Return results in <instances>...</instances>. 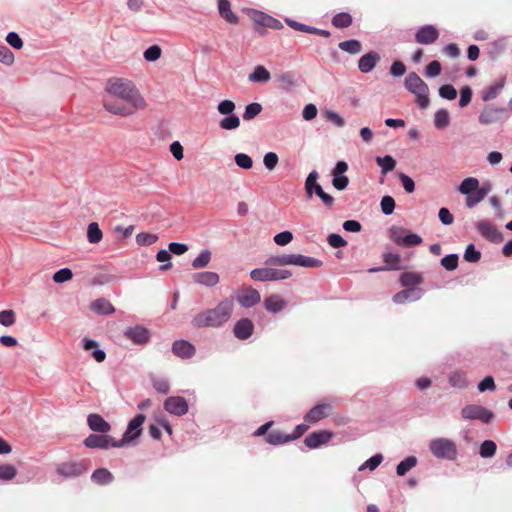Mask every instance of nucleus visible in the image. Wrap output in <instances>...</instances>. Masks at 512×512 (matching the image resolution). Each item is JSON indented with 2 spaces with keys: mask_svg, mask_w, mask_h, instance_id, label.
Instances as JSON below:
<instances>
[{
  "mask_svg": "<svg viewBox=\"0 0 512 512\" xmlns=\"http://www.w3.org/2000/svg\"><path fill=\"white\" fill-rule=\"evenodd\" d=\"M261 300L260 293L253 288L244 290L238 296V302L242 307L250 308L258 304Z\"/></svg>",
  "mask_w": 512,
  "mask_h": 512,
  "instance_id": "obj_22",
  "label": "nucleus"
},
{
  "mask_svg": "<svg viewBox=\"0 0 512 512\" xmlns=\"http://www.w3.org/2000/svg\"><path fill=\"white\" fill-rule=\"evenodd\" d=\"M439 36L438 30L433 25H425L418 29L415 39L419 44H432Z\"/></svg>",
  "mask_w": 512,
  "mask_h": 512,
  "instance_id": "obj_18",
  "label": "nucleus"
},
{
  "mask_svg": "<svg viewBox=\"0 0 512 512\" xmlns=\"http://www.w3.org/2000/svg\"><path fill=\"white\" fill-rule=\"evenodd\" d=\"M158 237L155 234L150 233H139L136 236V242L141 246H149L157 241Z\"/></svg>",
  "mask_w": 512,
  "mask_h": 512,
  "instance_id": "obj_57",
  "label": "nucleus"
},
{
  "mask_svg": "<svg viewBox=\"0 0 512 512\" xmlns=\"http://www.w3.org/2000/svg\"><path fill=\"white\" fill-rule=\"evenodd\" d=\"M339 48L342 51H345L349 54L355 55V54H358L361 52L362 45H361L360 41H358L356 39H351V40L340 42Z\"/></svg>",
  "mask_w": 512,
  "mask_h": 512,
  "instance_id": "obj_42",
  "label": "nucleus"
},
{
  "mask_svg": "<svg viewBox=\"0 0 512 512\" xmlns=\"http://www.w3.org/2000/svg\"><path fill=\"white\" fill-rule=\"evenodd\" d=\"M450 123V115L448 110L439 109L435 112L434 115V125L438 129L446 128Z\"/></svg>",
  "mask_w": 512,
  "mask_h": 512,
  "instance_id": "obj_40",
  "label": "nucleus"
},
{
  "mask_svg": "<svg viewBox=\"0 0 512 512\" xmlns=\"http://www.w3.org/2000/svg\"><path fill=\"white\" fill-rule=\"evenodd\" d=\"M211 260V252L208 249L202 250L200 254L192 261L194 269L205 268Z\"/></svg>",
  "mask_w": 512,
  "mask_h": 512,
  "instance_id": "obj_46",
  "label": "nucleus"
},
{
  "mask_svg": "<svg viewBox=\"0 0 512 512\" xmlns=\"http://www.w3.org/2000/svg\"><path fill=\"white\" fill-rule=\"evenodd\" d=\"M248 79L253 83H266L271 79V74L264 66L258 65L249 74Z\"/></svg>",
  "mask_w": 512,
  "mask_h": 512,
  "instance_id": "obj_34",
  "label": "nucleus"
},
{
  "mask_svg": "<svg viewBox=\"0 0 512 512\" xmlns=\"http://www.w3.org/2000/svg\"><path fill=\"white\" fill-rule=\"evenodd\" d=\"M102 103L108 113L120 117L133 116L147 106L135 83L121 77H112L107 80Z\"/></svg>",
  "mask_w": 512,
  "mask_h": 512,
  "instance_id": "obj_1",
  "label": "nucleus"
},
{
  "mask_svg": "<svg viewBox=\"0 0 512 512\" xmlns=\"http://www.w3.org/2000/svg\"><path fill=\"white\" fill-rule=\"evenodd\" d=\"M254 330V325L250 319L243 318L239 320L234 326V335L240 340L248 339Z\"/></svg>",
  "mask_w": 512,
  "mask_h": 512,
  "instance_id": "obj_21",
  "label": "nucleus"
},
{
  "mask_svg": "<svg viewBox=\"0 0 512 512\" xmlns=\"http://www.w3.org/2000/svg\"><path fill=\"white\" fill-rule=\"evenodd\" d=\"M504 111L503 108L486 107L479 115V122L482 125H490L500 119V114Z\"/></svg>",
  "mask_w": 512,
  "mask_h": 512,
  "instance_id": "obj_30",
  "label": "nucleus"
},
{
  "mask_svg": "<svg viewBox=\"0 0 512 512\" xmlns=\"http://www.w3.org/2000/svg\"><path fill=\"white\" fill-rule=\"evenodd\" d=\"M405 87L416 96V102L420 108L426 109L429 106V88L418 74L410 73L405 79Z\"/></svg>",
  "mask_w": 512,
  "mask_h": 512,
  "instance_id": "obj_4",
  "label": "nucleus"
},
{
  "mask_svg": "<svg viewBox=\"0 0 512 512\" xmlns=\"http://www.w3.org/2000/svg\"><path fill=\"white\" fill-rule=\"evenodd\" d=\"M273 240L277 245L285 246L293 240V234L290 231H283L276 234Z\"/></svg>",
  "mask_w": 512,
  "mask_h": 512,
  "instance_id": "obj_63",
  "label": "nucleus"
},
{
  "mask_svg": "<svg viewBox=\"0 0 512 512\" xmlns=\"http://www.w3.org/2000/svg\"><path fill=\"white\" fill-rule=\"evenodd\" d=\"M87 423L91 430L99 433L110 431V424L99 414H90L87 417Z\"/></svg>",
  "mask_w": 512,
  "mask_h": 512,
  "instance_id": "obj_24",
  "label": "nucleus"
},
{
  "mask_svg": "<svg viewBox=\"0 0 512 512\" xmlns=\"http://www.w3.org/2000/svg\"><path fill=\"white\" fill-rule=\"evenodd\" d=\"M164 409L175 416H183L188 412V403L181 396H170L164 401Z\"/></svg>",
  "mask_w": 512,
  "mask_h": 512,
  "instance_id": "obj_13",
  "label": "nucleus"
},
{
  "mask_svg": "<svg viewBox=\"0 0 512 512\" xmlns=\"http://www.w3.org/2000/svg\"><path fill=\"white\" fill-rule=\"evenodd\" d=\"M72 277H73L72 271L68 268H63V269L58 270L53 275V280L56 283H63V282L71 280Z\"/></svg>",
  "mask_w": 512,
  "mask_h": 512,
  "instance_id": "obj_62",
  "label": "nucleus"
},
{
  "mask_svg": "<svg viewBox=\"0 0 512 512\" xmlns=\"http://www.w3.org/2000/svg\"><path fill=\"white\" fill-rule=\"evenodd\" d=\"M17 474L16 468L11 464L0 465V480L10 481L15 478Z\"/></svg>",
  "mask_w": 512,
  "mask_h": 512,
  "instance_id": "obj_52",
  "label": "nucleus"
},
{
  "mask_svg": "<svg viewBox=\"0 0 512 512\" xmlns=\"http://www.w3.org/2000/svg\"><path fill=\"white\" fill-rule=\"evenodd\" d=\"M333 437V433L327 430H320L309 434L305 440V445L310 449L318 448L319 446L326 444Z\"/></svg>",
  "mask_w": 512,
  "mask_h": 512,
  "instance_id": "obj_17",
  "label": "nucleus"
},
{
  "mask_svg": "<svg viewBox=\"0 0 512 512\" xmlns=\"http://www.w3.org/2000/svg\"><path fill=\"white\" fill-rule=\"evenodd\" d=\"M173 353L181 358H190L195 354V347L186 340H177L172 345Z\"/></svg>",
  "mask_w": 512,
  "mask_h": 512,
  "instance_id": "obj_23",
  "label": "nucleus"
},
{
  "mask_svg": "<svg viewBox=\"0 0 512 512\" xmlns=\"http://www.w3.org/2000/svg\"><path fill=\"white\" fill-rule=\"evenodd\" d=\"M441 265L448 271H453L458 266L457 254H449L441 259Z\"/></svg>",
  "mask_w": 512,
  "mask_h": 512,
  "instance_id": "obj_58",
  "label": "nucleus"
},
{
  "mask_svg": "<svg viewBox=\"0 0 512 512\" xmlns=\"http://www.w3.org/2000/svg\"><path fill=\"white\" fill-rule=\"evenodd\" d=\"M505 82H506L505 77H500L493 84L486 87L482 91L483 101L487 102V101L495 99L500 94L502 89L504 88Z\"/></svg>",
  "mask_w": 512,
  "mask_h": 512,
  "instance_id": "obj_25",
  "label": "nucleus"
},
{
  "mask_svg": "<svg viewBox=\"0 0 512 512\" xmlns=\"http://www.w3.org/2000/svg\"><path fill=\"white\" fill-rule=\"evenodd\" d=\"M379 59L380 57L376 52H369L359 59L358 68L363 73H369L375 68Z\"/></svg>",
  "mask_w": 512,
  "mask_h": 512,
  "instance_id": "obj_28",
  "label": "nucleus"
},
{
  "mask_svg": "<svg viewBox=\"0 0 512 512\" xmlns=\"http://www.w3.org/2000/svg\"><path fill=\"white\" fill-rule=\"evenodd\" d=\"M91 309L94 312H96L98 314H102V315H109V314L114 313V311H115L112 304L108 300L103 299V298L93 301L91 304Z\"/></svg>",
  "mask_w": 512,
  "mask_h": 512,
  "instance_id": "obj_35",
  "label": "nucleus"
},
{
  "mask_svg": "<svg viewBox=\"0 0 512 512\" xmlns=\"http://www.w3.org/2000/svg\"><path fill=\"white\" fill-rule=\"evenodd\" d=\"M449 383L451 386L464 389L468 386V380L466 378V374L461 371H454L449 375Z\"/></svg>",
  "mask_w": 512,
  "mask_h": 512,
  "instance_id": "obj_38",
  "label": "nucleus"
},
{
  "mask_svg": "<svg viewBox=\"0 0 512 512\" xmlns=\"http://www.w3.org/2000/svg\"><path fill=\"white\" fill-rule=\"evenodd\" d=\"M279 158L275 152H268L263 157V164L265 168L269 171H272L278 165Z\"/></svg>",
  "mask_w": 512,
  "mask_h": 512,
  "instance_id": "obj_56",
  "label": "nucleus"
},
{
  "mask_svg": "<svg viewBox=\"0 0 512 512\" xmlns=\"http://www.w3.org/2000/svg\"><path fill=\"white\" fill-rule=\"evenodd\" d=\"M422 296V290L418 288H408L405 290H402L394 295L393 301L396 304H404L408 300L416 301L420 299Z\"/></svg>",
  "mask_w": 512,
  "mask_h": 512,
  "instance_id": "obj_26",
  "label": "nucleus"
},
{
  "mask_svg": "<svg viewBox=\"0 0 512 512\" xmlns=\"http://www.w3.org/2000/svg\"><path fill=\"white\" fill-rule=\"evenodd\" d=\"M321 261L301 254H289V265L300 267H320Z\"/></svg>",
  "mask_w": 512,
  "mask_h": 512,
  "instance_id": "obj_27",
  "label": "nucleus"
},
{
  "mask_svg": "<svg viewBox=\"0 0 512 512\" xmlns=\"http://www.w3.org/2000/svg\"><path fill=\"white\" fill-rule=\"evenodd\" d=\"M264 306L271 313H278L286 307V301L279 295H271L264 301Z\"/></svg>",
  "mask_w": 512,
  "mask_h": 512,
  "instance_id": "obj_32",
  "label": "nucleus"
},
{
  "mask_svg": "<svg viewBox=\"0 0 512 512\" xmlns=\"http://www.w3.org/2000/svg\"><path fill=\"white\" fill-rule=\"evenodd\" d=\"M91 478L94 482L103 485L112 482L113 475L109 470L105 468H99L93 472Z\"/></svg>",
  "mask_w": 512,
  "mask_h": 512,
  "instance_id": "obj_39",
  "label": "nucleus"
},
{
  "mask_svg": "<svg viewBox=\"0 0 512 512\" xmlns=\"http://www.w3.org/2000/svg\"><path fill=\"white\" fill-rule=\"evenodd\" d=\"M236 105L232 100H222L217 105L219 114L225 117L219 121V127L223 130H235L240 127V118L234 113Z\"/></svg>",
  "mask_w": 512,
  "mask_h": 512,
  "instance_id": "obj_5",
  "label": "nucleus"
},
{
  "mask_svg": "<svg viewBox=\"0 0 512 512\" xmlns=\"http://www.w3.org/2000/svg\"><path fill=\"white\" fill-rule=\"evenodd\" d=\"M234 304L230 299H224L215 308L205 309L196 314L191 324L195 328H217L229 321Z\"/></svg>",
  "mask_w": 512,
  "mask_h": 512,
  "instance_id": "obj_2",
  "label": "nucleus"
},
{
  "mask_svg": "<svg viewBox=\"0 0 512 512\" xmlns=\"http://www.w3.org/2000/svg\"><path fill=\"white\" fill-rule=\"evenodd\" d=\"M255 21L262 26L270 27L273 29L282 28V24L279 20H277L263 12H258L256 14Z\"/></svg>",
  "mask_w": 512,
  "mask_h": 512,
  "instance_id": "obj_37",
  "label": "nucleus"
},
{
  "mask_svg": "<svg viewBox=\"0 0 512 512\" xmlns=\"http://www.w3.org/2000/svg\"><path fill=\"white\" fill-rule=\"evenodd\" d=\"M262 111V105L260 103L254 102L250 103L245 107L243 113V119L245 121H251L256 116H258Z\"/></svg>",
  "mask_w": 512,
  "mask_h": 512,
  "instance_id": "obj_47",
  "label": "nucleus"
},
{
  "mask_svg": "<svg viewBox=\"0 0 512 512\" xmlns=\"http://www.w3.org/2000/svg\"><path fill=\"white\" fill-rule=\"evenodd\" d=\"M385 263L388 265L387 267L382 268H372L369 272H377L382 270H397L400 268V256L396 253H386L383 256Z\"/></svg>",
  "mask_w": 512,
  "mask_h": 512,
  "instance_id": "obj_36",
  "label": "nucleus"
},
{
  "mask_svg": "<svg viewBox=\"0 0 512 512\" xmlns=\"http://www.w3.org/2000/svg\"><path fill=\"white\" fill-rule=\"evenodd\" d=\"M265 265H269L272 267L289 265V254L271 256L265 261Z\"/></svg>",
  "mask_w": 512,
  "mask_h": 512,
  "instance_id": "obj_55",
  "label": "nucleus"
},
{
  "mask_svg": "<svg viewBox=\"0 0 512 512\" xmlns=\"http://www.w3.org/2000/svg\"><path fill=\"white\" fill-rule=\"evenodd\" d=\"M497 446L492 440H485L480 446L479 454L482 458L493 457L496 453Z\"/></svg>",
  "mask_w": 512,
  "mask_h": 512,
  "instance_id": "obj_48",
  "label": "nucleus"
},
{
  "mask_svg": "<svg viewBox=\"0 0 512 512\" xmlns=\"http://www.w3.org/2000/svg\"><path fill=\"white\" fill-rule=\"evenodd\" d=\"M290 276L291 272L289 270L276 269L269 265L250 271L251 279L260 282L285 280Z\"/></svg>",
  "mask_w": 512,
  "mask_h": 512,
  "instance_id": "obj_7",
  "label": "nucleus"
},
{
  "mask_svg": "<svg viewBox=\"0 0 512 512\" xmlns=\"http://www.w3.org/2000/svg\"><path fill=\"white\" fill-rule=\"evenodd\" d=\"M431 453L439 459L455 460L457 457V446L451 439L439 437L432 439L429 443Z\"/></svg>",
  "mask_w": 512,
  "mask_h": 512,
  "instance_id": "obj_6",
  "label": "nucleus"
},
{
  "mask_svg": "<svg viewBox=\"0 0 512 512\" xmlns=\"http://www.w3.org/2000/svg\"><path fill=\"white\" fill-rule=\"evenodd\" d=\"M162 55V49L159 45H152L147 48L144 53V59L148 62L157 61Z\"/></svg>",
  "mask_w": 512,
  "mask_h": 512,
  "instance_id": "obj_51",
  "label": "nucleus"
},
{
  "mask_svg": "<svg viewBox=\"0 0 512 512\" xmlns=\"http://www.w3.org/2000/svg\"><path fill=\"white\" fill-rule=\"evenodd\" d=\"M348 170V165L344 161L337 162L333 172V180L332 184L337 190H344L348 184L349 179L347 176L344 175V173Z\"/></svg>",
  "mask_w": 512,
  "mask_h": 512,
  "instance_id": "obj_16",
  "label": "nucleus"
},
{
  "mask_svg": "<svg viewBox=\"0 0 512 512\" xmlns=\"http://www.w3.org/2000/svg\"><path fill=\"white\" fill-rule=\"evenodd\" d=\"M383 456L381 454H376L366 460L360 467L359 470L362 471L364 469H369L371 471L375 470L382 462Z\"/></svg>",
  "mask_w": 512,
  "mask_h": 512,
  "instance_id": "obj_54",
  "label": "nucleus"
},
{
  "mask_svg": "<svg viewBox=\"0 0 512 512\" xmlns=\"http://www.w3.org/2000/svg\"><path fill=\"white\" fill-rule=\"evenodd\" d=\"M481 258L480 251L473 244H469L464 252V259L468 262H477Z\"/></svg>",
  "mask_w": 512,
  "mask_h": 512,
  "instance_id": "obj_60",
  "label": "nucleus"
},
{
  "mask_svg": "<svg viewBox=\"0 0 512 512\" xmlns=\"http://www.w3.org/2000/svg\"><path fill=\"white\" fill-rule=\"evenodd\" d=\"M376 163L380 166L382 174H386L396 167V161L392 156L376 157Z\"/></svg>",
  "mask_w": 512,
  "mask_h": 512,
  "instance_id": "obj_43",
  "label": "nucleus"
},
{
  "mask_svg": "<svg viewBox=\"0 0 512 512\" xmlns=\"http://www.w3.org/2000/svg\"><path fill=\"white\" fill-rule=\"evenodd\" d=\"M332 411V406L330 404H318L311 408L304 419L308 423H316L325 417H327Z\"/></svg>",
  "mask_w": 512,
  "mask_h": 512,
  "instance_id": "obj_19",
  "label": "nucleus"
},
{
  "mask_svg": "<svg viewBox=\"0 0 512 512\" xmlns=\"http://www.w3.org/2000/svg\"><path fill=\"white\" fill-rule=\"evenodd\" d=\"M352 23V17L350 14L342 12L336 14L332 19V24L337 28H346Z\"/></svg>",
  "mask_w": 512,
  "mask_h": 512,
  "instance_id": "obj_49",
  "label": "nucleus"
},
{
  "mask_svg": "<svg viewBox=\"0 0 512 512\" xmlns=\"http://www.w3.org/2000/svg\"><path fill=\"white\" fill-rule=\"evenodd\" d=\"M458 191L466 196L465 205L468 208H473L490 193L491 185L485 184L480 187V182L477 178L468 177L461 182Z\"/></svg>",
  "mask_w": 512,
  "mask_h": 512,
  "instance_id": "obj_3",
  "label": "nucleus"
},
{
  "mask_svg": "<svg viewBox=\"0 0 512 512\" xmlns=\"http://www.w3.org/2000/svg\"><path fill=\"white\" fill-rule=\"evenodd\" d=\"M318 177L317 171H311L305 181V190L308 196L311 197L315 193L326 206L331 207L334 199L331 195L325 193L321 185L317 183Z\"/></svg>",
  "mask_w": 512,
  "mask_h": 512,
  "instance_id": "obj_9",
  "label": "nucleus"
},
{
  "mask_svg": "<svg viewBox=\"0 0 512 512\" xmlns=\"http://www.w3.org/2000/svg\"><path fill=\"white\" fill-rule=\"evenodd\" d=\"M15 323V313L12 310H3L0 312V324L10 327Z\"/></svg>",
  "mask_w": 512,
  "mask_h": 512,
  "instance_id": "obj_64",
  "label": "nucleus"
},
{
  "mask_svg": "<svg viewBox=\"0 0 512 512\" xmlns=\"http://www.w3.org/2000/svg\"><path fill=\"white\" fill-rule=\"evenodd\" d=\"M460 414L464 420H479L484 424H489L494 419V413L491 410L478 404L465 405Z\"/></svg>",
  "mask_w": 512,
  "mask_h": 512,
  "instance_id": "obj_8",
  "label": "nucleus"
},
{
  "mask_svg": "<svg viewBox=\"0 0 512 512\" xmlns=\"http://www.w3.org/2000/svg\"><path fill=\"white\" fill-rule=\"evenodd\" d=\"M380 206L385 215H390L395 209V201L391 196H384L381 199Z\"/></svg>",
  "mask_w": 512,
  "mask_h": 512,
  "instance_id": "obj_59",
  "label": "nucleus"
},
{
  "mask_svg": "<svg viewBox=\"0 0 512 512\" xmlns=\"http://www.w3.org/2000/svg\"><path fill=\"white\" fill-rule=\"evenodd\" d=\"M84 471V466L76 462L63 463L57 467V473L64 477H75Z\"/></svg>",
  "mask_w": 512,
  "mask_h": 512,
  "instance_id": "obj_29",
  "label": "nucleus"
},
{
  "mask_svg": "<svg viewBox=\"0 0 512 512\" xmlns=\"http://www.w3.org/2000/svg\"><path fill=\"white\" fill-rule=\"evenodd\" d=\"M124 336L137 345H144L150 340V331L141 325L128 327L124 331Z\"/></svg>",
  "mask_w": 512,
  "mask_h": 512,
  "instance_id": "obj_14",
  "label": "nucleus"
},
{
  "mask_svg": "<svg viewBox=\"0 0 512 512\" xmlns=\"http://www.w3.org/2000/svg\"><path fill=\"white\" fill-rule=\"evenodd\" d=\"M476 229L484 238L491 242L498 243L503 239L501 232H499L495 225L488 220L478 221Z\"/></svg>",
  "mask_w": 512,
  "mask_h": 512,
  "instance_id": "obj_15",
  "label": "nucleus"
},
{
  "mask_svg": "<svg viewBox=\"0 0 512 512\" xmlns=\"http://www.w3.org/2000/svg\"><path fill=\"white\" fill-rule=\"evenodd\" d=\"M421 281L422 278L420 275L411 272L403 273L400 277V282L404 287L414 286L416 284H419Z\"/></svg>",
  "mask_w": 512,
  "mask_h": 512,
  "instance_id": "obj_50",
  "label": "nucleus"
},
{
  "mask_svg": "<svg viewBox=\"0 0 512 512\" xmlns=\"http://www.w3.org/2000/svg\"><path fill=\"white\" fill-rule=\"evenodd\" d=\"M417 464V458L415 456H408L401 461L396 467V473L398 476H404L409 470L414 468Z\"/></svg>",
  "mask_w": 512,
  "mask_h": 512,
  "instance_id": "obj_41",
  "label": "nucleus"
},
{
  "mask_svg": "<svg viewBox=\"0 0 512 512\" xmlns=\"http://www.w3.org/2000/svg\"><path fill=\"white\" fill-rule=\"evenodd\" d=\"M84 444L88 448H121V443H119L118 440H115L114 438H112L109 435H106L105 433L89 435L84 440Z\"/></svg>",
  "mask_w": 512,
  "mask_h": 512,
  "instance_id": "obj_10",
  "label": "nucleus"
},
{
  "mask_svg": "<svg viewBox=\"0 0 512 512\" xmlns=\"http://www.w3.org/2000/svg\"><path fill=\"white\" fill-rule=\"evenodd\" d=\"M103 234L96 222L88 225L87 238L90 243L96 244L102 240Z\"/></svg>",
  "mask_w": 512,
  "mask_h": 512,
  "instance_id": "obj_45",
  "label": "nucleus"
},
{
  "mask_svg": "<svg viewBox=\"0 0 512 512\" xmlns=\"http://www.w3.org/2000/svg\"><path fill=\"white\" fill-rule=\"evenodd\" d=\"M286 22L290 27H292L298 31L311 33V34H317V35H320L325 38H328L330 36V32L327 30L310 27V26H307L305 24H302V23H299V22L293 21V20H286Z\"/></svg>",
  "mask_w": 512,
  "mask_h": 512,
  "instance_id": "obj_33",
  "label": "nucleus"
},
{
  "mask_svg": "<svg viewBox=\"0 0 512 512\" xmlns=\"http://www.w3.org/2000/svg\"><path fill=\"white\" fill-rule=\"evenodd\" d=\"M439 95L444 99L454 100L457 96V91L452 85L446 84L439 88Z\"/></svg>",
  "mask_w": 512,
  "mask_h": 512,
  "instance_id": "obj_61",
  "label": "nucleus"
},
{
  "mask_svg": "<svg viewBox=\"0 0 512 512\" xmlns=\"http://www.w3.org/2000/svg\"><path fill=\"white\" fill-rule=\"evenodd\" d=\"M219 14L223 19L231 24L238 22V16L231 10V5L228 0H218Z\"/></svg>",
  "mask_w": 512,
  "mask_h": 512,
  "instance_id": "obj_31",
  "label": "nucleus"
},
{
  "mask_svg": "<svg viewBox=\"0 0 512 512\" xmlns=\"http://www.w3.org/2000/svg\"><path fill=\"white\" fill-rule=\"evenodd\" d=\"M392 240L397 244L405 247H412L422 243V238L418 234L406 233L402 228H393L391 230Z\"/></svg>",
  "mask_w": 512,
  "mask_h": 512,
  "instance_id": "obj_12",
  "label": "nucleus"
},
{
  "mask_svg": "<svg viewBox=\"0 0 512 512\" xmlns=\"http://www.w3.org/2000/svg\"><path fill=\"white\" fill-rule=\"evenodd\" d=\"M266 441L272 445H281L291 441L290 435H286L281 431H272L266 436Z\"/></svg>",
  "mask_w": 512,
  "mask_h": 512,
  "instance_id": "obj_44",
  "label": "nucleus"
},
{
  "mask_svg": "<svg viewBox=\"0 0 512 512\" xmlns=\"http://www.w3.org/2000/svg\"><path fill=\"white\" fill-rule=\"evenodd\" d=\"M192 278L196 284L205 287L216 286L220 281L219 275L212 271L194 273Z\"/></svg>",
  "mask_w": 512,
  "mask_h": 512,
  "instance_id": "obj_20",
  "label": "nucleus"
},
{
  "mask_svg": "<svg viewBox=\"0 0 512 512\" xmlns=\"http://www.w3.org/2000/svg\"><path fill=\"white\" fill-rule=\"evenodd\" d=\"M145 419L146 417L143 414H138L128 423L127 429L124 432L122 439L118 440V442L121 443V447L132 442L140 436L142 432V425L145 422Z\"/></svg>",
  "mask_w": 512,
  "mask_h": 512,
  "instance_id": "obj_11",
  "label": "nucleus"
},
{
  "mask_svg": "<svg viewBox=\"0 0 512 512\" xmlns=\"http://www.w3.org/2000/svg\"><path fill=\"white\" fill-rule=\"evenodd\" d=\"M235 163L239 168L248 170L253 166L252 158L245 153H237L234 157Z\"/></svg>",
  "mask_w": 512,
  "mask_h": 512,
  "instance_id": "obj_53",
  "label": "nucleus"
}]
</instances>
